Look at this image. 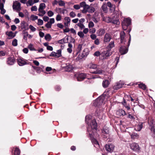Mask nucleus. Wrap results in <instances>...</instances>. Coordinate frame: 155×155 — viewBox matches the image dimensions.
Wrapping results in <instances>:
<instances>
[{
	"instance_id": "a211bd4d",
	"label": "nucleus",
	"mask_w": 155,
	"mask_h": 155,
	"mask_svg": "<svg viewBox=\"0 0 155 155\" xmlns=\"http://www.w3.org/2000/svg\"><path fill=\"white\" fill-rule=\"evenodd\" d=\"M114 41H112L107 46V50L111 51V48L114 47Z\"/></svg>"
},
{
	"instance_id": "774afa93",
	"label": "nucleus",
	"mask_w": 155,
	"mask_h": 155,
	"mask_svg": "<svg viewBox=\"0 0 155 155\" xmlns=\"http://www.w3.org/2000/svg\"><path fill=\"white\" fill-rule=\"evenodd\" d=\"M94 44L97 45H98L100 44V41L99 39L98 38H97L94 41Z\"/></svg>"
},
{
	"instance_id": "7c9ffc66",
	"label": "nucleus",
	"mask_w": 155,
	"mask_h": 155,
	"mask_svg": "<svg viewBox=\"0 0 155 155\" xmlns=\"http://www.w3.org/2000/svg\"><path fill=\"white\" fill-rule=\"evenodd\" d=\"M122 104L127 108V110H129L130 109V107L129 104H127L125 101L124 100V101L122 102Z\"/></svg>"
},
{
	"instance_id": "a19ab883",
	"label": "nucleus",
	"mask_w": 155,
	"mask_h": 155,
	"mask_svg": "<svg viewBox=\"0 0 155 155\" xmlns=\"http://www.w3.org/2000/svg\"><path fill=\"white\" fill-rule=\"evenodd\" d=\"M78 35L81 38H83L84 36V34L82 31H79L78 33Z\"/></svg>"
},
{
	"instance_id": "20e7f679",
	"label": "nucleus",
	"mask_w": 155,
	"mask_h": 155,
	"mask_svg": "<svg viewBox=\"0 0 155 155\" xmlns=\"http://www.w3.org/2000/svg\"><path fill=\"white\" fill-rule=\"evenodd\" d=\"M80 5L81 7L83 8L82 12L83 13H86L87 12L89 13H93L95 11V9L93 7L90 6L86 4L84 2H82L80 3Z\"/></svg>"
},
{
	"instance_id": "2eb2a0df",
	"label": "nucleus",
	"mask_w": 155,
	"mask_h": 155,
	"mask_svg": "<svg viewBox=\"0 0 155 155\" xmlns=\"http://www.w3.org/2000/svg\"><path fill=\"white\" fill-rule=\"evenodd\" d=\"M124 84L122 83L121 81H120L117 82L113 87V88L114 90H117L122 87Z\"/></svg>"
},
{
	"instance_id": "c03bdc74",
	"label": "nucleus",
	"mask_w": 155,
	"mask_h": 155,
	"mask_svg": "<svg viewBox=\"0 0 155 155\" xmlns=\"http://www.w3.org/2000/svg\"><path fill=\"white\" fill-rule=\"evenodd\" d=\"M28 48L31 51H36V50L34 48L32 44H30L29 45Z\"/></svg>"
},
{
	"instance_id": "1a4fd4ad",
	"label": "nucleus",
	"mask_w": 155,
	"mask_h": 155,
	"mask_svg": "<svg viewBox=\"0 0 155 155\" xmlns=\"http://www.w3.org/2000/svg\"><path fill=\"white\" fill-rule=\"evenodd\" d=\"M112 54V52L107 50L106 51H104L102 52L101 55L102 57V59H107L108 57L110 56Z\"/></svg>"
},
{
	"instance_id": "680f3d73",
	"label": "nucleus",
	"mask_w": 155,
	"mask_h": 155,
	"mask_svg": "<svg viewBox=\"0 0 155 155\" xmlns=\"http://www.w3.org/2000/svg\"><path fill=\"white\" fill-rule=\"evenodd\" d=\"M35 3L33 2L32 0H28L27 2V4H28L30 6H31Z\"/></svg>"
},
{
	"instance_id": "2f4dec72",
	"label": "nucleus",
	"mask_w": 155,
	"mask_h": 155,
	"mask_svg": "<svg viewBox=\"0 0 155 155\" xmlns=\"http://www.w3.org/2000/svg\"><path fill=\"white\" fill-rule=\"evenodd\" d=\"M103 133L106 134H108L109 132L108 128L107 127H104L103 130H102Z\"/></svg>"
},
{
	"instance_id": "9b49d317",
	"label": "nucleus",
	"mask_w": 155,
	"mask_h": 155,
	"mask_svg": "<svg viewBox=\"0 0 155 155\" xmlns=\"http://www.w3.org/2000/svg\"><path fill=\"white\" fill-rule=\"evenodd\" d=\"M105 148L107 151L111 152L113 151L114 148V146L113 144H106Z\"/></svg>"
},
{
	"instance_id": "6e6552de",
	"label": "nucleus",
	"mask_w": 155,
	"mask_h": 155,
	"mask_svg": "<svg viewBox=\"0 0 155 155\" xmlns=\"http://www.w3.org/2000/svg\"><path fill=\"white\" fill-rule=\"evenodd\" d=\"M131 149L135 151L139 152L140 149L138 144L134 142L130 144Z\"/></svg>"
},
{
	"instance_id": "4d7b16f0",
	"label": "nucleus",
	"mask_w": 155,
	"mask_h": 155,
	"mask_svg": "<svg viewBox=\"0 0 155 155\" xmlns=\"http://www.w3.org/2000/svg\"><path fill=\"white\" fill-rule=\"evenodd\" d=\"M29 28L32 31H36V28L31 25H29Z\"/></svg>"
},
{
	"instance_id": "423d86ee",
	"label": "nucleus",
	"mask_w": 155,
	"mask_h": 155,
	"mask_svg": "<svg viewBox=\"0 0 155 155\" xmlns=\"http://www.w3.org/2000/svg\"><path fill=\"white\" fill-rule=\"evenodd\" d=\"M61 67L62 69H64V70L66 71L69 72L73 69L72 66L69 63L63 64H62Z\"/></svg>"
},
{
	"instance_id": "b1692460",
	"label": "nucleus",
	"mask_w": 155,
	"mask_h": 155,
	"mask_svg": "<svg viewBox=\"0 0 155 155\" xmlns=\"http://www.w3.org/2000/svg\"><path fill=\"white\" fill-rule=\"evenodd\" d=\"M4 4L0 3V10H1V13L2 14H4L6 12V10L4 8Z\"/></svg>"
},
{
	"instance_id": "8fccbe9b",
	"label": "nucleus",
	"mask_w": 155,
	"mask_h": 155,
	"mask_svg": "<svg viewBox=\"0 0 155 155\" xmlns=\"http://www.w3.org/2000/svg\"><path fill=\"white\" fill-rule=\"evenodd\" d=\"M119 112L122 115L124 116L126 114L125 111L123 109H120L119 110Z\"/></svg>"
},
{
	"instance_id": "49530a36",
	"label": "nucleus",
	"mask_w": 155,
	"mask_h": 155,
	"mask_svg": "<svg viewBox=\"0 0 155 155\" xmlns=\"http://www.w3.org/2000/svg\"><path fill=\"white\" fill-rule=\"evenodd\" d=\"M31 18L32 21H35L38 19V17L34 15H32L31 16Z\"/></svg>"
},
{
	"instance_id": "f8f14e48",
	"label": "nucleus",
	"mask_w": 155,
	"mask_h": 155,
	"mask_svg": "<svg viewBox=\"0 0 155 155\" xmlns=\"http://www.w3.org/2000/svg\"><path fill=\"white\" fill-rule=\"evenodd\" d=\"M12 6L13 9L19 11L20 9L21 4L19 2L16 1L14 3Z\"/></svg>"
},
{
	"instance_id": "4c0bfd02",
	"label": "nucleus",
	"mask_w": 155,
	"mask_h": 155,
	"mask_svg": "<svg viewBox=\"0 0 155 155\" xmlns=\"http://www.w3.org/2000/svg\"><path fill=\"white\" fill-rule=\"evenodd\" d=\"M45 7L46 6L45 4L44 3H41L40 4L38 9H44Z\"/></svg>"
},
{
	"instance_id": "c85d7f7f",
	"label": "nucleus",
	"mask_w": 155,
	"mask_h": 155,
	"mask_svg": "<svg viewBox=\"0 0 155 155\" xmlns=\"http://www.w3.org/2000/svg\"><path fill=\"white\" fill-rule=\"evenodd\" d=\"M148 123L150 128L154 126L153 120L152 118H150L149 119Z\"/></svg>"
},
{
	"instance_id": "7ed1b4c3",
	"label": "nucleus",
	"mask_w": 155,
	"mask_h": 155,
	"mask_svg": "<svg viewBox=\"0 0 155 155\" xmlns=\"http://www.w3.org/2000/svg\"><path fill=\"white\" fill-rule=\"evenodd\" d=\"M112 94L111 92L109 89L106 90L103 94L96 99L94 102V105L97 106L98 104L102 103L105 99H108L110 96V95Z\"/></svg>"
},
{
	"instance_id": "473e14b6",
	"label": "nucleus",
	"mask_w": 155,
	"mask_h": 155,
	"mask_svg": "<svg viewBox=\"0 0 155 155\" xmlns=\"http://www.w3.org/2000/svg\"><path fill=\"white\" fill-rule=\"evenodd\" d=\"M103 71L101 69L97 68V70L92 72V73L101 74L102 73Z\"/></svg>"
},
{
	"instance_id": "ea45409f",
	"label": "nucleus",
	"mask_w": 155,
	"mask_h": 155,
	"mask_svg": "<svg viewBox=\"0 0 155 155\" xmlns=\"http://www.w3.org/2000/svg\"><path fill=\"white\" fill-rule=\"evenodd\" d=\"M111 23L116 24L117 25H119L120 22L119 21V20L118 19H116L114 20H113L112 19V21L111 22Z\"/></svg>"
},
{
	"instance_id": "e2e57ef3",
	"label": "nucleus",
	"mask_w": 155,
	"mask_h": 155,
	"mask_svg": "<svg viewBox=\"0 0 155 155\" xmlns=\"http://www.w3.org/2000/svg\"><path fill=\"white\" fill-rule=\"evenodd\" d=\"M70 31L74 35H76V31L73 28H71L70 30Z\"/></svg>"
},
{
	"instance_id": "c9c22d12",
	"label": "nucleus",
	"mask_w": 155,
	"mask_h": 155,
	"mask_svg": "<svg viewBox=\"0 0 155 155\" xmlns=\"http://www.w3.org/2000/svg\"><path fill=\"white\" fill-rule=\"evenodd\" d=\"M139 87L143 90L146 89V85L143 83H141L139 84Z\"/></svg>"
},
{
	"instance_id": "3c124183",
	"label": "nucleus",
	"mask_w": 155,
	"mask_h": 155,
	"mask_svg": "<svg viewBox=\"0 0 155 155\" xmlns=\"http://www.w3.org/2000/svg\"><path fill=\"white\" fill-rule=\"evenodd\" d=\"M43 21L40 19H38V25H43Z\"/></svg>"
},
{
	"instance_id": "5701e85b",
	"label": "nucleus",
	"mask_w": 155,
	"mask_h": 155,
	"mask_svg": "<svg viewBox=\"0 0 155 155\" xmlns=\"http://www.w3.org/2000/svg\"><path fill=\"white\" fill-rule=\"evenodd\" d=\"M38 11L39 13L38 15L40 16H43L46 13V12L44 9H38Z\"/></svg>"
},
{
	"instance_id": "c756f323",
	"label": "nucleus",
	"mask_w": 155,
	"mask_h": 155,
	"mask_svg": "<svg viewBox=\"0 0 155 155\" xmlns=\"http://www.w3.org/2000/svg\"><path fill=\"white\" fill-rule=\"evenodd\" d=\"M102 10L104 12H107L108 10V9L107 7L106 4L105 3H104L101 6Z\"/></svg>"
},
{
	"instance_id": "bf43d9fd",
	"label": "nucleus",
	"mask_w": 155,
	"mask_h": 155,
	"mask_svg": "<svg viewBox=\"0 0 155 155\" xmlns=\"http://www.w3.org/2000/svg\"><path fill=\"white\" fill-rule=\"evenodd\" d=\"M48 15L49 17H51L53 15L54 13L52 11H49L48 12Z\"/></svg>"
},
{
	"instance_id": "6e6d98bb",
	"label": "nucleus",
	"mask_w": 155,
	"mask_h": 155,
	"mask_svg": "<svg viewBox=\"0 0 155 155\" xmlns=\"http://www.w3.org/2000/svg\"><path fill=\"white\" fill-rule=\"evenodd\" d=\"M84 30L83 31V32L84 33V34H86L89 32V29L88 28H84L83 29Z\"/></svg>"
},
{
	"instance_id": "de8ad7c7",
	"label": "nucleus",
	"mask_w": 155,
	"mask_h": 155,
	"mask_svg": "<svg viewBox=\"0 0 155 155\" xmlns=\"http://www.w3.org/2000/svg\"><path fill=\"white\" fill-rule=\"evenodd\" d=\"M96 31V30L95 28H93L89 29V33L94 34Z\"/></svg>"
},
{
	"instance_id": "79ce46f5",
	"label": "nucleus",
	"mask_w": 155,
	"mask_h": 155,
	"mask_svg": "<svg viewBox=\"0 0 155 155\" xmlns=\"http://www.w3.org/2000/svg\"><path fill=\"white\" fill-rule=\"evenodd\" d=\"M12 44L14 46H16L18 45V40L16 39H14L12 41Z\"/></svg>"
},
{
	"instance_id": "f3484780",
	"label": "nucleus",
	"mask_w": 155,
	"mask_h": 155,
	"mask_svg": "<svg viewBox=\"0 0 155 155\" xmlns=\"http://www.w3.org/2000/svg\"><path fill=\"white\" fill-rule=\"evenodd\" d=\"M105 32L104 29L100 28L97 31L96 33L98 36H101L104 35Z\"/></svg>"
},
{
	"instance_id": "bb28decb",
	"label": "nucleus",
	"mask_w": 155,
	"mask_h": 155,
	"mask_svg": "<svg viewBox=\"0 0 155 155\" xmlns=\"http://www.w3.org/2000/svg\"><path fill=\"white\" fill-rule=\"evenodd\" d=\"M131 138L133 139H138L139 137V135L138 134L135 133H133L130 135Z\"/></svg>"
},
{
	"instance_id": "72a5a7b5",
	"label": "nucleus",
	"mask_w": 155,
	"mask_h": 155,
	"mask_svg": "<svg viewBox=\"0 0 155 155\" xmlns=\"http://www.w3.org/2000/svg\"><path fill=\"white\" fill-rule=\"evenodd\" d=\"M107 5L110 8V10H111V8H114V10L115 6L112 5L110 2H107Z\"/></svg>"
},
{
	"instance_id": "09e8293b",
	"label": "nucleus",
	"mask_w": 155,
	"mask_h": 155,
	"mask_svg": "<svg viewBox=\"0 0 155 155\" xmlns=\"http://www.w3.org/2000/svg\"><path fill=\"white\" fill-rule=\"evenodd\" d=\"M88 26L89 28L93 27L94 26V23L91 21H90L89 23Z\"/></svg>"
},
{
	"instance_id": "58836bf2",
	"label": "nucleus",
	"mask_w": 155,
	"mask_h": 155,
	"mask_svg": "<svg viewBox=\"0 0 155 155\" xmlns=\"http://www.w3.org/2000/svg\"><path fill=\"white\" fill-rule=\"evenodd\" d=\"M45 38L46 40L48 41H50L51 38V36L49 34L46 35L45 36Z\"/></svg>"
},
{
	"instance_id": "9d476101",
	"label": "nucleus",
	"mask_w": 155,
	"mask_h": 155,
	"mask_svg": "<svg viewBox=\"0 0 155 155\" xmlns=\"http://www.w3.org/2000/svg\"><path fill=\"white\" fill-rule=\"evenodd\" d=\"M17 62L20 66H22L25 64H28L29 63L27 62V61L22 58H19L17 59Z\"/></svg>"
},
{
	"instance_id": "5fc2aeb1",
	"label": "nucleus",
	"mask_w": 155,
	"mask_h": 155,
	"mask_svg": "<svg viewBox=\"0 0 155 155\" xmlns=\"http://www.w3.org/2000/svg\"><path fill=\"white\" fill-rule=\"evenodd\" d=\"M69 15L72 18H74L76 16V15L75 12L72 11L70 13Z\"/></svg>"
},
{
	"instance_id": "f257e3e1",
	"label": "nucleus",
	"mask_w": 155,
	"mask_h": 155,
	"mask_svg": "<svg viewBox=\"0 0 155 155\" xmlns=\"http://www.w3.org/2000/svg\"><path fill=\"white\" fill-rule=\"evenodd\" d=\"M97 124L95 120H93L90 124H88V127H87V131L89 133V136L91 139V142L96 147H99L98 142L96 139L93 138L94 133L96 132L97 130Z\"/></svg>"
},
{
	"instance_id": "dca6fc26",
	"label": "nucleus",
	"mask_w": 155,
	"mask_h": 155,
	"mask_svg": "<svg viewBox=\"0 0 155 155\" xmlns=\"http://www.w3.org/2000/svg\"><path fill=\"white\" fill-rule=\"evenodd\" d=\"M102 20L103 21L107 23L111 22L112 21V18L109 17L102 16Z\"/></svg>"
},
{
	"instance_id": "13d9d810",
	"label": "nucleus",
	"mask_w": 155,
	"mask_h": 155,
	"mask_svg": "<svg viewBox=\"0 0 155 155\" xmlns=\"http://www.w3.org/2000/svg\"><path fill=\"white\" fill-rule=\"evenodd\" d=\"M51 25H52L50 22H48L47 23L45 24V26L47 28H51Z\"/></svg>"
},
{
	"instance_id": "4468645a",
	"label": "nucleus",
	"mask_w": 155,
	"mask_h": 155,
	"mask_svg": "<svg viewBox=\"0 0 155 155\" xmlns=\"http://www.w3.org/2000/svg\"><path fill=\"white\" fill-rule=\"evenodd\" d=\"M111 39V36L110 34L106 33L104 37V41L105 43L109 42Z\"/></svg>"
},
{
	"instance_id": "0e129e2a",
	"label": "nucleus",
	"mask_w": 155,
	"mask_h": 155,
	"mask_svg": "<svg viewBox=\"0 0 155 155\" xmlns=\"http://www.w3.org/2000/svg\"><path fill=\"white\" fill-rule=\"evenodd\" d=\"M83 58V56L82 55L79 54L77 58L76 59L77 60L79 61L82 59Z\"/></svg>"
},
{
	"instance_id": "ddd939ff",
	"label": "nucleus",
	"mask_w": 155,
	"mask_h": 155,
	"mask_svg": "<svg viewBox=\"0 0 155 155\" xmlns=\"http://www.w3.org/2000/svg\"><path fill=\"white\" fill-rule=\"evenodd\" d=\"M15 62V60L13 57H9L7 59V64L9 65H12Z\"/></svg>"
},
{
	"instance_id": "052dcab7",
	"label": "nucleus",
	"mask_w": 155,
	"mask_h": 155,
	"mask_svg": "<svg viewBox=\"0 0 155 155\" xmlns=\"http://www.w3.org/2000/svg\"><path fill=\"white\" fill-rule=\"evenodd\" d=\"M93 20L95 23H97L99 21V20L98 18H96L93 15Z\"/></svg>"
},
{
	"instance_id": "412c9836",
	"label": "nucleus",
	"mask_w": 155,
	"mask_h": 155,
	"mask_svg": "<svg viewBox=\"0 0 155 155\" xmlns=\"http://www.w3.org/2000/svg\"><path fill=\"white\" fill-rule=\"evenodd\" d=\"M32 67L38 74H40L42 71V68L40 67H36L34 66H32Z\"/></svg>"
},
{
	"instance_id": "393cba45",
	"label": "nucleus",
	"mask_w": 155,
	"mask_h": 155,
	"mask_svg": "<svg viewBox=\"0 0 155 155\" xmlns=\"http://www.w3.org/2000/svg\"><path fill=\"white\" fill-rule=\"evenodd\" d=\"M68 41V38H63L61 40H59V44L61 45H64V43H67Z\"/></svg>"
},
{
	"instance_id": "4be33fe9",
	"label": "nucleus",
	"mask_w": 155,
	"mask_h": 155,
	"mask_svg": "<svg viewBox=\"0 0 155 155\" xmlns=\"http://www.w3.org/2000/svg\"><path fill=\"white\" fill-rule=\"evenodd\" d=\"M87 67L88 68L94 69L97 68V65L95 64L91 63L87 65Z\"/></svg>"
},
{
	"instance_id": "6ab92c4d",
	"label": "nucleus",
	"mask_w": 155,
	"mask_h": 155,
	"mask_svg": "<svg viewBox=\"0 0 155 155\" xmlns=\"http://www.w3.org/2000/svg\"><path fill=\"white\" fill-rule=\"evenodd\" d=\"M6 34L9 37V39H10L13 38L16 35V34H14V33L12 31L7 32Z\"/></svg>"
},
{
	"instance_id": "f03ea898",
	"label": "nucleus",
	"mask_w": 155,
	"mask_h": 155,
	"mask_svg": "<svg viewBox=\"0 0 155 155\" xmlns=\"http://www.w3.org/2000/svg\"><path fill=\"white\" fill-rule=\"evenodd\" d=\"M129 35V38L128 41H127V38L125 34L124 31H122L120 33V43L124 44L125 45L121 46L120 47L119 51L121 54H124L127 53L128 50L127 48L126 47V46L128 47L130 45L131 41V35L130 34Z\"/></svg>"
},
{
	"instance_id": "0eeeda50",
	"label": "nucleus",
	"mask_w": 155,
	"mask_h": 155,
	"mask_svg": "<svg viewBox=\"0 0 155 155\" xmlns=\"http://www.w3.org/2000/svg\"><path fill=\"white\" fill-rule=\"evenodd\" d=\"M74 78H76L78 81H81L87 78V74L84 73L75 74L74 75Z\"/></svg>"
},
{
	"instance_id": "69168bd1",
	"label": "nucleus",
	"mask_w": 155,
	"mask_h": 155,
	"mask_svg": "<svg viewBox=\"0 0 155 155\" xmlns=\"http://www.w3.org/2000/svg\"><path fill=\"white\" fill-rule=\"evenodd\" d=\"M31 10L32 11H36L37 10V8L36 6H34L32 7L31 8Z\"/></svg>"
},
{
	"instance_id": "aec40b11",
	"label": "nucleus",
	"mask_w": 155,
	"mask_h": 155,
	"mask_svg": "<svg viewBox=\"0 0 155 155\" xmlns=\"http://www.w3.org/2000/svg\"><path fill=\"white\" fill-rule=\"evenodd\" d=\"M143 127V123H140L138 124L135 127V129L137 131H139Z\"/></svg>"
},
{
	"instance_id": "cd10ccee",
	"label": "nucleus",
	"mask_w": 155,
	"mask_h": 155,
	"mask_svg": "<svg viewBox=\"0 0 155 155\" xmlns=\"http://www.w3.org/2000/svg\"><path fill=\"white\" fill-rule=\"evenodd\" d=\"M68 48L67 49V51L69 53H71L72 52V45L70 43L68 44Z\"/></svg>"
},
{
	"instance_id": "f704fd0d",
	"label": "nucleus",
	"mask_w": 155,
	"mask_h": 155,
	"mask_svg": "<svg viewBox=\"0 0 155 155\" xmlns=\"http://www.w3.org/2000/svg\"><path fill=\"white\" fill-rule=\"evenodd\" d=\"M91 116L90 115L86 116L85 117V121L87 124H88L89 121L91 119Z\"/></svg>"
},
{
	"instance_id": "a18cd8bd",
	"label": "nucleus",
	"mask_w": 155,
	"mask_h": 155,
	"mask_svg": "<svg viewBox=\"0 0 155 155\" xmlns=\"http://www.w3.org/2000/svg\"><path fill=\"white\" fill-rule=\"evenodd\" d=\"M25 22L24 21H22L21 22V29H25L26 27L25 25Z\"/></svg>"
},
{
	"instance_id": "39448f33",
	"label": "nucleus",
	"mask_w": 155,
	"mask_h": 155,
	"mask_svg": "<svg viewBox=\"0 0 155 155\" xmlns=\"http://www.w3.org/2000/svg\"><path fill=\"white\" fill-rule=\"evenodd\" d=\"M131 24V20L129 18H124L122 23L123 29L126 30L127 26Z\"/></svg>"
},
{
	"instance_id": "e433bc0d",
	"label": "nucleus",
	"mask_w": 155,
	"mask_h": 155,
	"mask_svg": "<svg viewBox=\"0 0 155 155\" xmlns=\"http://www.w3.org/2000/svg\"><path fill=\"white\" fill-rule=\"evenodd\" d=\"M77 25L79 27L80 29L81 30H82L85 27L84 25L82 23H78Z\"/></svg>"
},
{
	"instance_id": "864d4df0",
	"label": "nucleus",
	"mask_w": 155,
	"mask_h": 155,
	"mask_svg": "<svg viewBox=\"0 0 155 155\" xmlns=\"http://www.w3.org/2000/svg\"><path fill=\"white\" fill-rule=\"evenodd\" d=\"M91 38L92 40H95L96 39L97 36L94 34H92L90 35Z\"/></svg>"
},
{
	"instance_id": "603ef678",
	"label": "nucleus",
	"mask_w": 155,
	"mask_h": 155,
	"mask_svg": "<svg viewBox=\"0 0 155 155\" xmlns=\"http://www.w3.org/2000/svg\"><path fill=\"white\" fill-rule=\"evenodd\" d=\"M81 7L80 5H75L73 6V8L76 10L79 9Z\"/></svg>"
},
{
	"instance_id": "a878e982",
	"label": "nucleus",
	"mask_w": 155,
	"mask_h": 155,
	"mask_svg": "<svg viewBox=\"0 0 155 155\" xmlns=\"http://www.w3.org/2000/svg\"><path fill=\"white\" fill-rule=\"evenodd\" d=\"M109 85V82L108 80L103 81L102 82V86L105 88L107 87Z\"/></svg>"
},
{
	"instance_id": "338daca9",
	"label": "nucleus",
	"mask_w": 155,
	"mask_h": 155,
	"mask_svg": "<svg viewBox=\"0 0 155 155\" xmlns=\"http://www.w3.org/2000/svg\"><path fill=\"white\" fill-rule=\"evenodd\" d=\"M65 3L63 1H59V5L61 6H63L65 5Z\"/></svg>"
},
{
	"instance_id": "37998d69",
	"label": "nucleus",
	"mask_w": 155,
	"mask_h": 155,
	"mask_svg": "<svg viewBox=\"0 0 155 155\" xmlns=\"http://www.w3.org/2000/svg\"><path fill=\"white\" fill-rule=\"evenodd\" d=\"M20 153L19 149L18 148H16L15 150V155H19Z\"/></svg>"
}]
</instances>
